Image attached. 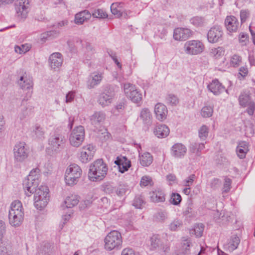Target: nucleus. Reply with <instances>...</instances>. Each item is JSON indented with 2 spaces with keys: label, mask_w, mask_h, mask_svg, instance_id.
<instances>
[{
  "label": "nucleus",
  "mask_w": 255,
  "mask_h": 255,
  "mask_svg": "<svg viewBox=\"0 0 255 255\" xmlns=\"http://www.w3.org/2000/svg\"><path fill=\"white\" fill-rule=\"evenodd\" d=\"M40 170L39 168L33 169V187L37 185L34 194L35 207L40 211H42L46 206L49 201V189L46 186L39 184V179L40 176Z\"/></svg>",
  "instance_id": "f257e3e1"
},
{
  "label": "nucleus",
  "mask_w": 255,
  "mask_h": 255,
  "mask_svg": "<svg viewBox=\"0 0 255 255\" xmlns=\"http://www.w3.org/2000/svg\"><path fill=\"white\" fill-rule=\"evenodd\" d=\"M108 167L102 159H98L90 166L88 176L93 181L103 180L107 175Z\"/></svg>",
  "instance_id": "f03ea898"
},
{
  "label": "nucleus",
  "mask_w": 255,
  "mask_h": 255,
  "mask_svg": "<svg viewBox=\"0 0 255 255\" xmlns=\"http://www.w3.org/2000/svg\"><path fill=\"white\" fill-rule=\"evenodd\" d=\"M105 249L107 251L118 249L122 244L121 234L116 230L110 232L104 239Z\"/></svg>",
  "instance_id": "7ed1b4c3"
},
{
  "label": "nucleus",
  "mask_w": 255,
  "mask_h": 255,
  "mask_svg": "<svg viewBox=\"0 0 255 255\" xmlns=\"http://www.w3.org/2000/svg\"><path fill=\"white\" fill-rule=\"evenodd\" d=\"M82 175L81 168L76 164L70 165L66 169L65 181L66 184L73 186L77 184Z\"/></svg>",
  "instance_id": "20e7f679"
},
{
  "label": "nucleus",
  "mask_w": 255,
  "mask_h": 255,
  "mask_svg": "<svg viewBox=\"0 0 255 255\" xmlns=\"http://www.w3.org/2000/svg\"><path fill=\"white\" fill-rule=\"evenodd\" d=\"M183 49L186 54L195 55L200 54L203 51L204 45L199 40H192L187 41L184 43Z\"/></svg>",
  "instance_id": "39448f33"
},
{
  "label": "nucleus",
  "mask_w": 255,
  "mask_h": 255,
  "mask_svg": "<svg viewBox=\"0 0 255 255\" xmlns=\"http://www.w3.org/2000/svg\"><path fill=\"white\" fill-rule=\"evenodd\" d=\"M126 96L133 103H139L142 100V94L137 90L135 85L129 83L123 84Z\"/></svg>",
  "instance_id": "423d86ee"
},
{
  "label": "nucleus",
  "mask_w": 255,
  "mask_h": 255,
  "mask_svg": "<svg viewBox=\"0 0 255 255\" xmlns=\"http://www.w3.org/2000/svg\"><path fill=\"white\" fill-rule=\"evenodd\" d=\"M85 130L83 126H80L75 128L72 131L69 141L70 144L75 147L79 146L84 140Z\"/></svg>",
  "instance_id": "0eeeda50"
},
{
  "label": "nucleus",
  "mask_w": 255,
  "mask_h": 255,
  "mask_svg": "<svg viewBox=\"0 0 255 255\" xmlns=\"http://www.w3.org/2000/svg\"><path fill=\"white\" fill-rule=\"evenodd\" d=\"M14 157L15 160L21 162L25 159L28 154V149L24 142L17 143L13 148Z\"/></svg>",
  "instance_id": "6e6552de"
},
{
  "label": "nucleus",
  "mask_w": 255,
  "mask_h": 255,
  "mask_svg": "<svg viewBox=\"0 0 255 255\" xmlns=\"http://www.w3.org/2000/svg\"><path fill=\"white\" fill-rule=\"evenodd\" d=\"M223 34V29L220 26H213L208 32V40L212 43L219 42L222 40Z\"/></svg>",
  "instance_id": "1a4fd4ad"
},
{
  "label": "nucleus",
  "mask_w": 255,
  "mask_h": 255,
  "mask_svg": "<svg viewBox=\"0 0 255 255\" xmlns=\"http://www.w3.org/2000/svg\"><path fill=\"white\" fill-rule=\"evenodd\" d=\"M63 62V57L61 53L54 52L51 54L48 58V64L51 70L57 71L61 67Z\"/></svg>",
  "instance_id": "9d476101"
},
{
  "label": "nucleus",
  "mask_w": 255,
  "mask_h": 255,
  "mask_svg": "<svg viewBox=\"0 0 255 255\" xmlns=\"http://www.w3.org/2000/svg\"><path fill=\"white\" fill-rule=\"evenodd\" d=\"M95 152V147L92 144L83 146L81 150L80 160L82 163H87L93 157Z\"/></svg>",
  "instance_id": "9b49d317"
},
{
  "label": "nucleus",
  "mask_w": 255,
  "mask_h": 255,
  "mask_svg": "<svg viewBox=\"0 0 255 255\" xmlns=\"http://www.w3.org/2000/svg\"><path fill=\"white\" fill-rule=\"evenodd\" d=\"M64 143V136L60 134H55L49 139V148H51L52 152L58 151L63 147Z\"/></svg>",
  "instance_id": "f8f14e48"
},
{
  "label": "nucleus",
  "mask_w": 255,
  "mask_h": 255,
  "mask_svg": "<svg viewBox=\"0 0 255 255\" xmlns=\"http://www.w3.org/2000/svg\"><path fill=\"white\" fill-rule=\"evenodd\" d=\"M15 4L18 16H20L23 18H26L30 9L29 1L28 0H17Z\"/></svg>",
  "instance_id": "ddd939ff"
},
{
  "label": "nucleus",
  "mask_w": 255,
  "mask_h": 255,
  "mask_svg": "<svg viewBox=\"0 0 255 255\" xmlns=\"http://www.w3.org/2000/svg\"><path fill=\"white\" fill-rule=\"evenodd\" d=\"M114 96L115 93L111 89L105 90L99 95L98 103L103 107L108 106L112 103Z\"/></svg>",
  "instance_id": "4468645a"
},
{
  "label": "nucleus",
  "mask_w": 255,
  "mask_h": 255,
  "mask_svg": "<svg viewBox=\"0 0 255 255\" xmlns=\"http://www.w3.org/2000/svg\"><path fill=\"white\" fill-rule=\"evenodd\" d=\"M225 24L228 31L236 32L240 25L238 19L233 15L227 16L225 20Z\"/></svg>",
  "instance_id": "2eb2a0df"
},
{
  "label": "nucleus",
  "mask_w": 255,
  "mask_h": 255,
  "mask_svg": "<svg viewBox=\"0 0 255 255\" xmlns=\"http://www.w3.org/2000/svg\"><path fill=\"white\" fill-rule=\"evenodd\" d=\"M191 35V31L188 28H177L174 30L173 38L176 40H185Z\"/></svg>",
  "instance_id": "dca6fc26"
},
{
  "label": "nucleus",
  "mask_w": 255,
  "mask_h": 255,
  "mask_svg": "<svg viewBox=\"0 0 255 255\" xmlns=\"http://www.w3.org/2000/svg\"><path fill=\"white\" fill-rule=\"evenodd\" d=\"M168 113L167 107L164 104L159 103L155 105L154 107V114L156 118L160 121H163L166 119Z\"/></svg>",
  "instance_id": "f3484780"
},
{
  "label": "nucleus",
  "mask_w": 255,
  "mask_h": 255,
  "mask_svg": "<svg viewBox=\"0 0 255 255\" xmlns=\"http://www.w3.org/2000/svg\"><path fill=\"white\" fill-rule=\"evenodd\" d=\"M186 146L181 143L174 144L171 147V154L176 158H180L184 156L186 153Z\"/></svg>",
  "instance_id": "a211bd4d"
},
{
  "label": "nucleus",
  "mask_w": 255,
  "mask_h": 255,
  "mask_svg": "<svg viewBox=\"0 0 255 255\" xmlns=\"http://www.w3.org/2000/svg\"><path fill=\"white\" fill-rule=\"evenodd\" d=\"M87 87L89 89L94 88L95 86L98 85L103 78V74L101 72H94L90 76Z\"/></svg>",
  "instance_id": "6ab92c4d"
},
{
  "label": "nucleus",
  "mask_w": 255,
  "mask_h": 255,
  "mask_svg": "<svg viewBox=\"0 0 255 255\" xmlns=\"http://www.w3.org/2000/svg\"><path fill=\"white\" fill-rule=\"evenodd\" d=\"M9 213H12L19 216L24 217V210L20 201L18 200H15L13 201L10 206V209L9 210Z\"/></svg>",
  "instance_id": "aec40b11"
},
{
  "label": "nucleus",
  "mask_w": 255,
  "mask_h": 255,
  "mask_svg": "<svg viewBox=\"0 0 255 255\" xmlns=\"http://www.w3.org/2000/svg\"><path fill=\"white\" fill-rule=\"evenodd\" d=\"M169 128L165 125H158L153 129V133L158 138H164L169 133Z\"/></svg>",
  "instance_id": "412c9836"
},
{
  "label": "nucleus",
  "mask_w": 255,
  "mask_h": 255,
  "mask_svg": "<svg viewBox=\"0 0 255 255\" xmlns=\"http://www.w3.org/2000/svg\"><path fill=\"white\" fill-rule=\"evenodd\" d=\"M150 198L153 202L159 203L165 201V194L159 189H156L149 193Z\"/></svg>",
  "instance_id": "4be33fe9"
},
{
  "label": "nucleus",
  "mask_w": 255,
  "mask_h": 255,
  "mask_svg": "<svg viewBox=\"0 0 255 255\" xmlns=\"http://www.w3.org/2000/svg\"><path fill=\"white\" fill-rule=\"evenodd\" d=\"M249 150V144L246 141H241L239 142L236 148V152L238 156L240 159L245 158Z\"/></svg>",
  "instance_id": "5701e85b"
},
{
  "label": "nucleus",
  "mask_w": 255,
  "mask_h": 255,
  "mask_svg": "<svg viewBox=\"0 0 255 255\" xmlns=\"http://www.w3.org/2000/svg\"><path fill=\"white\" fill-rule=\"evenodd\" d=\"M208 88L211 92L216 95H219L225 90V87L217 79L213 80L208 85Z\"/></svg>",
  "instance_id": "b1692460"
},
{
  "label": "nucleus",
  "mask_w": 255,
  "mask_h": 255,
  "mask_svg": "<svg viewBox=\"0 0 255 255\" xmlns=\"http://www.w3.org/2000/svg\"><path fill=\"white\" fill-rule=\"evenodd\" d=\"M106 119V115L103 112H96L90 117V121L93 125L97 126L103 123Z\"/></svg>",
  "instance_id": "393cba45"
},
{
  "label": "nucleus",
  "mask_w": 255,
  "mask_h": 255,
  "mask_svg": "<svg viewBox=\"0 0 255 255\" xmlns=\"http://www.w3.org/2000/svg\"><path fill=\"white\" fill-rule=\"evenodd\" d=\"M240 242L239 238L237 236H233L228 242L224 245V249L229 252L236 250Z\"/></svg>",
  "instance_id": "a878e982"
},
{
  "label": "nucleus",
  "mask_w": 255,
  "mask_h": 255,
  "mask_svg": "<svg viewBox=\"0 0 255 255\" xmlns=\"http://www.w3.org/2000/svg\"><path fill=\"white\" fill-rule=\"evenodd\" d=\"M31 172L32 171H30L29 172V175L24 179L23 181V189L24 194L28 197H30L32 193V190L31 189V187H32Z\"/></svg>",
  "instance_id": "bb28decb"
},
{
  "label": "nucleus",
  "mask_w": 255,
  "mask_h": 255,
  "mask_svg": "<svg viewBox=\"0 0 255 255\" xmlns=\"http://www.w3.org/2000/svg\"><path fill=\"white\" fill-rule=\"evenodd\" d=\"M91 16V13L87 10L80 11L75 14V22L77 24H82L84 21L89 19Z\"/></svg>",
  "instance_id": "cd10ccee"
},
{
  "label": "nucleus",
  "mask_w": 255,
  "mask_h": 255,
  "mask_svg": "<svg viewBox=\"0 0 255 255\" xmlns=\"http://www.w3.org/2000/svg\"><path fill=\"white\" fill-rule=\"evenodd\" d=\"M17 83L20 87L24 90L30 89L31 86V80L26 73L20 76L17 81Z\"/></svg>",
  "instance_id": "c85d7f7f"
},
{
  "label": "nucleus",
  "mask_w": 255,
  "mask_h": 255,
  "mask_svg": "<svg viewBox=\"0 0 255 255\" xmlns=\"http://www.w3.org/2000/svg\"><path fill=\"white\" fill-rule=\"evenodd\" d=\"M84 61L85 62H88L94 57L95 49L92 45L89 43H86L84 48Z\"/></svg>",
  "instance_id": "c756f323"
},
{
  "label": "nucleus",
  "mask_w": 255,
  "mask_h": 255,
  "mask_svg": "<svg viewBox=\"0 0 255 255\" xmlns=\"http://www.w3.org/2000/svg\"><path fill=\"white\" fill-rule=\"evenodd\" d=\"M23 216H19L18 217V215L14 214L13 213H9L8 214L9 224L14 227H19L22 224V222L23 221Z\"/></svg>",
  "instance_id": "7c9ffc66"
},
{
  "label": "nucleus",
  "mask_w": 255,
  "mask_h": 255,
  "mask_svg": "<svg viewBox=\"0 0 255 255\" xmlns=\"http://www.w3.org/2000/svg\"><path fill=\"white\" fill-rule=\"evenodd\" d=\"M79 201V200L78 196L72 194L66 197L64 204L66 208H72L77 205Z\"/></svg>",
  "instance_id": "2f4dec72"
},
{
  "label": "nucleus",
  "mask_w": 255,
  "mask_h": 255,
  "mask_svg": "<svg viewBox=\"0 0 255 255\" xmlns=\"http://www.w3.org/2000/svg\"><path fill=\"white\" fill-rule=\"evenodd\" d=\"M140 118L144 124H150L151 122L152 115L149 110L143 108L140 112Z\"/></svg>",
  "instance_id": "473e14b6"
},
{
  "label": "nucleus",
  "mask_w": 255,
  "mask_h": 255,
  "mask_svg": "<svg viewBox=\"0 0 255 255\" xmlns=\"http://www.w3.org/2000/svg\"><path fill=\"white\" fill-rule=\"evenodd\" d=\"M139 161L142 166H148L152 163L153 158L149 153L145 152L139 156Z\"/></svg>",
  "instance_id": "72a5a7b5"
},
{
  "label": "nucleus",
  "mask_w": 255,
  "mask_h": 255,
  "mask_svg": "<svg viewBox=\"0 0 255 255\" xmlns=\"http://www.w3.org/2000/svg\"><path fill=\"white\" fill-rule=\"evenodd\" d=\"M123 5L124 3L122 2L113 3L111 6L112 13L118 17L121 16Z\"/></svg>",
  "instance_id": "f704fd0d"
},
{
  "label": "nucleus",
  "mask_w": 255,
  "mask_h": 255,
  "mask_svg": "<svg viewBox=\"0 0 255 255\" xmlns=\"http://www.w3.org/2000/svg\"><path fill=\"white\" fill-rule=\"evenodd\" d=\"M205 148L204 143L193 142L190 144L189 149L191 152L200 155V152Z\"/></svg>",
  "instance_id": "c9c22d12"
},
{
  "label": "nucleus",
  "mask_w": 255,
  "mask_h": 255,
  "mask_svg": "<svg viewBox=\"0 0 255 255\" xmlns=\"http://www.w3.org/2000/svg\"><path fill=\"white\" fill-rule=\"evenodd\" d=\"M156 222L164 223L168 219V213L166 211H159L154 215Z\"/></svg>",
  "instance_id": "e433bc0d"
},
{
  "label": "nucleus",
  "mask_w": 255,
  "mask_h": 255,
  "mask_svg": "<svg viewBox=\"0 0 255 255\" xmlns=\"http://www.w3.org/2000/svg\"><path fill=\"white\" fill-rule=\"evenodd\" d=\"M44 128L40 126L36 125L33 129V137L35 136V138L42 139L44 138Z\"/></svg>",
  "instance_id": "4c0bfd02"
},
{
  "label": "nucleus",
  "mask_w": 255,
  "mask_h": 255,
  "mask_svg": "<svg viewBox=\"0 0 255 255\" xmlns=\"http://www.w3.org/2000/svg\"><path fill=\"white\" fill-rule=\"evenodd\" d=\"M0 255H13L12 247L8 244L0 245Z\"/></svg>",
  "instance_id": "58836bf2"
},
{
  "label": "nucleus",
  "mask_w": 255,
  "mask_h": 255,
  "mask_svg": "<svg viewBox=\"0 0 255 255\" xmlns=\"http://www.w3.org/2000/svg\"><path fill=\"white\" fill-rule=\"evenodd\" d=\"M190 22L196 27L203 26L206 23L204 17L201 16H195L191 18Z\"/></svg>",
  "instance_id": "ea45409f"
},
{
  "label": "nucleus",
  "mask_w": 255,
  "mask_h": 255,
  "mask_svg": "<svg viewBox=\"0 0 255 255\" xmlns=\"http://www.w3.org/2000/svg\"><path fill=\"white\" fill-rule=\"evenodd\" d=\"M31 48V45L30 44H24L21 46L16 45L14 47V51L16 53L19 54H25L26 52L28 51Z\"/></svg>",
  "instance_id": "a19ab883"
},
{
  "label": "nucleus",
  "mask_w": 255,
  "mask_h": 255,
  "mask_svg": "<svg viewBox=\"0 0 255 255\" xmlns=\"http://www.w3.org/2000/svg\"><path fill=\"white\" fill-rule=\"evenodd\" d=\"M239 102L241 106L243 107H247V106L253 101L251 100L249 95L247 94H243L239 97Z\"/></svg>",
  "instance_id": "79ce46f5"
},
{
  "label": "nucleus",
  "mask_w": 255,
  "mask_h": 255,
  "mask_svg": "<svg viewBox=\"0 0 255 255\" xmlns=\"http://www.w3.org/2000/svg\"><path fill=\"white\" fill-rule=\"evenodd\" d=\"M166 102L167 104L171 106H176L179 103V99L175 95L170 94L167 95Z\"/></svg>",
  "instance_id": "37998d69"
},
{
  "label": "nucleus",
  "mask_w": 255,
  "mask_h": 255,
  "mask_svg": "<svg viewBox=\"0 0 255 255\" xmlns=\"http://www.w3.org/2000/svg\"><path fill=\"white\" fill-rule=\"evenodd\" d=\"M213 108L212 106H205L201 111V116L204 118H209L212 116Z\"/></svg>",
  "instance_id": "c03bdc74"
},
{
  "label": "nucleus",
  "mask_w": 255,
  "mask_h": 255,
  "mask_svg": "<svg viewBox=\"0 0 255 255\" xmlns=\"http://www.w3.org/2000/svg\"><path fill=\"white\" fill-rule=\"evenodd\" d=\"M209 128L203 125L198 130L199 137L202 140H205L208 135Z\"/></svg>",
  "instance_id": "a18cd8bd"
},
{
  "label": "nucleus",
  "mask_w": 255,
  "mask_h": 255,
  "mask_svg": "<svg viewBox=\"0 0 255 255\" xmlns=\"http://www.w3.org/2000/svg\"><path fill=\"white\" fill-rule=\"evenodd\" d=\"M242 57L239 55L234 54L230 59V64L233 67H238L242 63Z\"/></svg>",
  "instance_id": "49530a36"
},
{
  "label": "nucleus",
  "mask_w": 255,
  "mask_h": 255,
  "mask_svg": "<svg viewBox=\"0 0 255 255\" xmlns=\"http://www.w3.org/2000/svg\"><path fill=\"white\" fill-rule=\"evenodd\" d=\"M232 180L228 177H226L224 180L223 187L222 188V193H228L231 188Z\"/></svg>",
  "instance_id": "de8ad7c7"
},
{
  "label": "nucleus",
  "mask_w": 255,
  "mask_h": 255,
  "mask_svg": "<svg viewBox=\"0 0 255 255\" xmlns=\"http://www.w3.org/2000/svg\"><path fill=\"white\" fill-rule=\"evenodd\" d=\"M182 225L181 221L178 219L174 220L169 225V229L171 231H175Z\"/></svg>",
  "instance_id": "09e8293b"
},
{
  "label": "nucleus",
  "mask_w": 255,
  "mask_h": 255,
  "mask_svg": "<svg viewBox=\"0 0 255 255\" xmlns=\"http://www.w3.org/2000/svg\"><path fill=\"white\" fill-rule=\"evenodd\" d=\"M204 226L203 224L201 223L195 225L193 232L197 237H200L202 236L204 230Z\"/></svg>",
  "instance_id": "8fccbe9b"
},
{
  "label": "nucleus",
  "mask_w": 255,
  "mask_h": 255,
  "mask_svg": "<svg viewBox=\"0 0 255 255\" xmlns=\"http://www.w3.org/2000/svg\"><path fill=\"white\" fill-rule=\"evenodd\" d=\"M151 241V245L152 247L154 249H156L157 248H160L161 245V241L158 238V236L154 235L150 239Z\"/></svg>",
  "instance_id": "3c124183"
},
{
  "label": "nucleus",
  "mask_w": 255,
  "mask_h": 255,
  "mask_svg": "<svg viewBox=\"0 0 255 255\" xmlns=\"http://www.w3.org/2000/svg\"><path fill=\"white\" fill-rule=\"evenodd\" d=\"M128 190V189L127 185H120L116 189V192L118 196H123Z\"/></svg>",
  "instance_id": "603ef678"
},
{
  "label": "nucleus",
  "mask_w": 255,
  "mask_h": 255,
  "mask_svg": "<svg viewBox=\"0 0 255 255\" xmlns=\"http://www.w3.org/2000/svg\"><path fill=\"white\" fill-rule=\"evenodd\" d=\"M144 204V200L141 196L136 197L134 199L133 205L136 208L141 209Z\"/></svg>",
  "instance_id": "864d4df0"
},
{
  "label": "nucleus",
  "mask_w": 255,
  "mask_h": 255,
  "mask_svg": "<svg viewBox=\"0 0 255 255\" xmlns=\"http://www.w3.org/2000/svg\"><path fill=\"white\" fill-rule=\"evenodd\" d=\"M195 177L196 176L195 174L190 175L186 179L183 181V185L186 187L191 186L193 184Z\"/></svg>",
  "instance_id": "5fc2aeb1"
},
{
  "label": "nucleus",
  "mask_w": 255,
  "mask_h": 255,
  "mask_svg": "<svg viewBox=\"0 0 255 255\" xmlns=\"http://www.w3.org/2000/svg\"><path fill=\"white\" fill-rule=\"evenodd\" d=\"M181 201V197L180 195L178 193H172L171 199L170 202L175 205H178Z\"/></svg>",
  "instance_id": "6e6d98bb"
},
{
  "label": "nucleus",
  "mask_w": 255,
  "mask_h": 255,
  "mask_svg": "<svg viewBox=\"0 0 255 255\" xmlns=\"http://www.w3.org/2000/svg\"><path fill=\"white\" fill-rule=\"evenodd\" d=\"M223 48L221 47H218L217 48H213L211 49L210 54L213 57L218 58L222 54Z\"/></svg>",
  "instance_id": "4d7b16f0"
},
{
  "label": "nucleus",
  "mask_w": 255,
  "mask_h": 255,
  "mask_svg": "<svg viewBox=\"0 0 255 255\" xmlns=\"http://www.w3.org/2000/svg\"><path fill=\"white\" fill-rule=\"evenodd\" d=\"M94 17L99 18H104L108 16L107 14L103 10L98 9L93 13Z\"/></svg>",
  "instance_id": "13d9d810"
},
{
  "label": "nucleus",
  "mask_w": 255,
  "mask_h": 255,
  "mask_svg": "<svg viewBox=\"0 0 255 255\" xmlns=\"http://www.w3.org/2000/svg\"><path fill=\"white\" fill-rule=\"evenodd\" d=\"M99 137L102 141H106L111 138L110 133L106 129L99 133Z\"/></svg>",
  "instance_id": "bf43d9fd"
},
{
  "label": "nucleus",
  "mask_w": 255,
  "mask_h": 255,
  "mask_svg": "<svg viewBox=\"0 0 255 255\" xmlns=\"http://www.w3.org/2000/svg\"><path fill=\"white\" fill-rule=\"evenodd\" d=\"M115 163L118 165L119 171L121 173H124L125 171H127L129 167L130 166V164H127L126 165H123V163H121L120 161H119V159H116L115 161Z\"/></svg>",
  "instance_id": "052dcab7"
},
{
  "label": "nucleus",
  "mask_w": 255,
  "mask_h": 255,
  "mask_svg": "<svg viewBox=\"0 0 255 255\" xmlns=\"http://www.w3.org/2000/svg\"><path fill=\"white\" fill-rule=\"evenodd\" d=\"M152 179L149 176H143L140 181V185L142 186H146L151 185Z\"/></svg>",
  "instance_id": "680f3d73"
},
{
  "label": "nucleus",
  "mask_w": 255,
  "mask_h": 255,
  "mask_svg": "<svg viewBox=\"0 0 255 255\" xmlns=\"http://www.w3.org/2000/svg\"><path fill=\"white\" fill-rule=\"evenodd\" d=\"M5 233V225L3 221L0 220V242H1L3 238V236Z\"/></svg>",
  "instance_id": "e2e57ef3"
},
{
  "label": "nucleus",
  "mask_w": 255,
  "mask_h": 255,
  "mask_svg": "<svg viewBox=\"0 0 255 255\" xmlns=\"http://www.w3.org/2000/svg\"><path fill=\"white\" fill-rule=\"evenodd\" d=\"M221 184V182L219 179L214 178L211 181L210 186L212 189H216L220 187Z\"/></svg>",
  "instance_id": "0e129e2a"
},
{
  "label": "nucleus",
  "mask_w": 255,
  "mask_h": 255,
  "mask_svg": "<svg viewBox=\"0 0 255 255\" xmlns=\"http://www.w3.org/2000/svg\"><path fill=\"white\" fill-rule=\"evenodd\" d=\"M190 241L188 239L185 240L183 241L182 244V248L184 252L187 253V251L189 250V249L191 246Z\"/></svg>",
  "instance_id": "69168bd1"
},
{
  "label": "nucleus",
  "mask_w": 255,
  "mask_h": 255,
  "mask_svg": "<svg viewBox=\"0 0 255 255\" xmlns=\"http://www.w3.org/2000/svg\"><path fill=\"white\" fill-rule=\"evenodd\" d=\"M248 109H247V112L250 116H252L254 114V111L255 109V104L254 102L250 103L248 106Z\"/></svg>",
  "instance_id": "338daca9"
},
{
  "label": "nucleus",
  "mask_w": 255,
  "mask_h": 255,
  "mask_svg": "<svg viewBox=\"0 0 255 255\" xmlns=\"http://www.w3.org/2000/svg\"><path fill=\"white\" fill-rule=\"evenodd\" d=\"M122 255H136L134 251L130 248H126L123 250Z\"/></svg>",
  "instance_id": "774afa93"
}]
</instances>
